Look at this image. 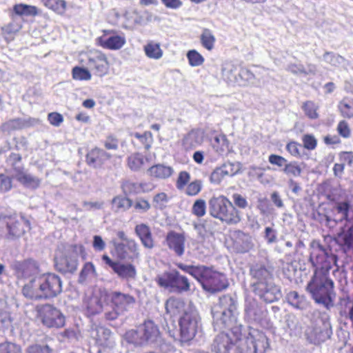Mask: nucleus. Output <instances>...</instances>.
<instances>
[{
    "instance_id": "e2e57ef3",
    "label": "nucleus",
    "mask_w": 353,
    "mask_h": 353,
    "mask_svg": "<svg viewBox=\"0 0 353 353\" xmlns=\"http://www.w3.org/2000/svg\"><path fill=\"white\" fill-rule=\"evenodd\" d=\"M12 179L4 174H0V191L8 192L12 189Z\"/></svg>"
},
{
    "instance_id": "13d9d810",
    "label": "nucleus",
    "mask_w": 353,
    "mask_h": 353,
    "mask_svg": "<svg viewBox=\"0 0 353 353\" xmlns=\"http://www.w3.org/2000/svg\"><path fill=\"white\" fill-rule=\"evenodd\" d=\"M190 179V174L187 171H181L179 173V176L177 177L176 181V186L179 190H182L184 188L185 185H188Z\"/></svg>"
},
{
    "instance_id": "c85d7f7f",
    "label": "nucleus",
    "mask_w": 353,
    "mask_h": 353,
    "mask_svg": "<svg viewBox=\"0 0 353 353\" xmlns=\"http://www.w3.org/2000/svg\"><path fill=\"white\" fill-rule=\"evenodd\" d=\"M338 109L343 117L347 119L353 118V99L344 97L339 101Z\"/></svg>"
},
{
    "instance_id": "79ce46f5",
    "label": "nucleus",
    "mask_w": 353,
    "mask_h": 353,
    "mask_svg": "<svg viewBox=\"0 0 353 353\" xmlns=\"http://www.w3.org/2000/svg\"><path fill=\"white\" fill-rule=\"evenodd\" d=\"M186 56L190 65L192 67L201 65L205 61L204 57L196 50H189Z\"/></svg>"
},
{
    "instance_id": "473e14b6",
    "label": "nucleus",
    "mask_w": 353,
    "mask_h": 353,
    "mask_svg": "<svg viewBox=\"0 0 353 353\" xmlns=\"http://www.w3.org/2000/svg\"><path fill=\"white\" fill-rule=\"evenodd\" d=\"M301 108L305 116L310 119H317L319 117V106L313 101L308 100L303 102Z\"/></svg>"
},
{
    "instance_id": "ea45409f",
    "label": "nucleus",
    "mask_w": 353,
    "mask_h": 353,
    "mask_svg": "<svg viewBox=\"0 0 353 353\" xmlns=\"http://www.w3.org/2000/svg\"><path fill=\"white\" fill-rule=\"evenodd\" d=\"M123 192L126 196L137 195L139 193V182L132 180L124 181L121 185Z\"/></svg>"
},
{
    "instance_id": "774afa93",
    "label": "nucleus",
    "mask_w": 353,
    "mask_h": 353,
    "mask_svg": "<svg viewBox=\"0 0 353 353\" xmlns=\"http://www.w3.org/2000/svg\"><path fill=\"white\" fill-rule=\"evenodd\" d=\"M339 158L341 162L344 165L347 163L352 165L353 163V152L343 151L339 154Z\"/></svg>"
},
{
    "instance_id": "0eeeda50",
    "label": "nucleus",
    "mask_w": 353,
    "mask_h": 353,
    "mask_svg": "<svg viewBox=\"0 0 353 353\" xmlns=\"http://www.w3.org/2000/svg\"><path fill=\"white\" fill-rule=\"evenodd\" d=\"M157 285L170 293L181 294L190 290L191 283L185 276L176 270L165 271L154 279Z\"/></svg>"
},
{
    "instance_id": "338daca9",
    "label": "nucleus",
    "mask_w": 353,
    "mask_h": 353,
    "mask_svg": "<svg viewBox=\"0 0 353 353\" xmlns=\"http://www.w3.org/2000/svg\"><path fill=\"white\" fill-rule=\"evenodd\" d=\"M48 120L52 125L58 127L63 123V117L60 113L53 112L48 114Z\"/></svg>"
},
{
    "instance_id": "4be33fe9",
    "label": "nucleus",
    "mask_w": 353,
    "mask_h": 353,
    "mask_svg": "<svg viewBox=\"0 0 353 353\" xmlns=\"http://www.w3.org/2000/svg\"><path fill=\"white\" fill-rule=\"evenodd\" d=\"M57 269L63 273L74 272L78 266L77 259L70 254H63L55 258Z\"/></svg>"
},
{
    "instance_id": "393cba45",
    "label": "nucleus",
    "mask_w": 353,
    "mask_h": 353,
    "mask_svg": "<svg viewBox=\"0 0 353 353\" xmlns=\"http://www.w3.org/2000/svg\"><path fill=\"white\" fill-rule=\"evenodd\" d=\"M149 175L157 179H166L173 174V169L171 166L158 163L151 166L148 169Z\"/></svg>"
},
{
    "instance_id": "c03bdc74",
    "label": "nucleus",
    "mask_w": 353,
    "mask_h": 353,
    "mask_svg": "<svg viewBox=\"0 0 353 353\" xmlns=\"http://www.w3.org/2000/svg\"><path fill=\"white\" fill-rule=\"evenodd\" d=\"M114 208L117 210L129 209L132 205V199L121 196H114L112 201Z\"/></svg>"
},
{
    "instance_id": "bf43d9fd",
    "label": "nucleus",
    "mask_w": 353,
    "mask_h": 353,
    "mask_svg": "<svg viewBox=\"0 0 353 353\" xmlns=\"http://www.w3.org/2000/svg\"><path fill=\"white\" fill-rule=\"evenodd\" d=\"M350 204L347 201L338 202L336 205V210L339 214L342 215V219L347 220L348 218Z\"/></svg>"
},
{
    "instance_id": "603ef678",
    "label": "nucleus",
    "mask_w": 353,
    "mask_h": 353,
    "mask_svg": "<svg viewBox=\"0 0 353 353\" xmlns=\"http://www.w3.org/2000/svg\"><path fill=\"white\" fill-rule=\"evenodd\" d=\"M202 189V183L200 180H195L187 185L185 193L187 195L194 196L197 195Z\"/></svg>"
},
{
    "instance_id": "a18cd8bd",
    "label": "nucleus",
    "mask_w": 353,
    "mask_h": 353,
    "mask_svg": "<svg viewBox=\"0 0 353 353\" xmlns=\"http://www.w3.org/2000/svg\"><path fill=\"white\" fill-rule=\"evenodd\" d=\"M133 136L139 140L146 150H149L151 148L153 142V135L151 132L145 131L143 134L135 132Z\"/></svg>"
},
{
    "instance_id": "2f4dec72",
    "label": "nucleus",
    "mask_w": 353,
    "mask_h": 353,
    "mask_svg": "<svg viewBox=\"0 0 353 353\" xmlns=\"http://www.w3.org/2000/svg\"><path fill=\"white\" fill-rule=\"evenodd\" d=\"M41 2L44 6L58 14H63L65 12L67 4L65 0H41Z\"/></svg>"
},
{
    "instance_id": "0e129e2a",
    "label": "nucleus",
    "mask_w": 353,
    "mask_h": 353,
    "mask_svg": "<svg viewBox=\"0 0 353 353\" xmlns=\"http://www.w3.org/2000/svg\"><path fill=\"white\" fill-rule=\"evenodd\" d=\"M224 174L221 167L216 168L210 174V181L214 184H219L225 178Z\"/></svg>"
},
{
    "instance_id": "20e7f679",
    "label": "nucleus",
    "mask_w": 353,
    "mask_h": 353,
    "mask_svg": "<svg viewBox=\"0 0 353 353\" xmlns=\"http://www.w3.org/2000/svg\"><path fill=\"white\" fill-rule=\"evenodd\" d=\"M208 204L210 215L223 224L235 225L241 221V212L226 196H212Z\"/></svg>"
},
{
    "instance_id": "423d86ee",
    "label": "nucleus",
    "mask_w": 353,
    "mask_h": 353,
    "mask_svg": "<svg viewBox=\"0 0 353 353\" xmlns=\"http://www.w3.org/2000/svg\"><path fill=\"white\" fill-rule=\"evenodd\" d=\"M103 297L106 299V303L112 307V310L104 314L107 321L117 319L120 314L128 311L136 303V298L133 295L117 290H105Z\"/></svg>"
},
{
    "instance_id": "09e8293b",
    "label": "nucleus",
    "mask_w": 353,
    "mask_h": 353,
    "mask_svg": "<svg viewBox=\"0 0 353 353\" xmlns=\"http://www.w3.org/2000/svg\"><path fill=\"white\" fill-rule=\"evenodd\" d=\"M119 139L114 134H109L103 141V145L107 150H117L119 148Z\"/></svg>"
},
{
    "instance_id": "4468645a",
    "label": "nucleus",
    "mask_w": 353,
    "mask_h": 353,
    "mask_svg": "<svg viewBox=\"0 0 353 353\" xmlns=\"http://www.w3.org/2000/svg\"><path fill=\"white\" fill-rule=\"evenodd\" d=\"M101 259L119 277L123 279H132L135 277L137 270L132 264L121 263L118 261H114L107 254H103Z\"/></svg>"
},
{
    "instance_id": "5fc2aeb1",
    "label": "nucleus",
    "mask_w": 353,
    "mask_h": 353,
    "mask_svg": "<svg viewBox=\"0 0 353 353\" xmlns=\"http://www.w3.org/2000/svg\"><path fill=\"white\" fill-rule=\"evenodd\" d=\"M303 147L308 150H313L317 146V141L314 135L310 134H304L302 137Z\"/></svg>"
},
{
    "instance_id": "f03ea898",
    "label": "nucleus",
    "mask_w": 353,
    "mask_h": 353,
    "mask_svg": "<svg viewBox=\"0 0 353 353\" xmlns=\"http://www.w3.org/2000/svg\"><path fill=\"white\" fill-rule=\"evenodd\" d=\"M62 281L54 273H46L35 276L22 288V294L32 300L53 299L62 292Z\"/></svg>"
},
{
    "instance_id": "f704fd0d",
    "label": "nucleus",
    "mask_w": 353,
    "mask_h": 353,
    "mask_svg": "<svg viewBox=\"0 0 353 353\" xmlns=\"http://www.w3.org/2000/svg\"><path fill=\"white\" fill-rule=\"evenodd\" d=\"M145 159L139 153L130 155L127 159L128 166L131 170H139L144 165Z\"/></svg>"
},
{
    "instance_id": "3c124183",
    "label": "nucleus",
    "mask_w": 353,
    "mask_h": 353,
    "mask_svg": "<svg viewBox=\"0 0 353 353\" xmlns=\"http://www.w3.org/2000/svg\"><path fill=\"white\" fill-rule=\"evenodd\" d=\"M221 168L225 174V176H232L236 174L240 171V166L238 163L225 162L224 163Z\"/></svg>"
},
{
    "instance_id": "1a4fd4ad",
    "label": "nucleus",
    "mask_w": 353,
    "mask_h": 353,
    "mask_svg": "<svg viewBox=\"0 0 353 353\" xmlns=\"http://www.w3.org/2000/svg\"><path fill=\"white\" fill-rule=\"evenodd\" d=\"M37 319L49 328H60L65 325V316L54 305L49 303L41 304L36 307Z\"/></svg>"
},
{
    "instance_id": "49530a36",
    "label": "nucleus",
    "mask_w": 353,
    "mask_h": 353,
    "mask_svg": "<svg viewBox=\"0 0 353 353\" xmlns=\"http://www.w3.org/2000/svg\"><path fill=\"white\" fill-rule=\"evenodd\" d=\"M170 200V196L165 192H161L154 195L152 203L156 208L163 209L166 207Z\"/></svg>"
},
{
    "instance_id": "69168bd1",
    "label": "nucleus",
    "mask_w": 353,
    "mask_h": 353,
    "mask_svg": "<svg viewBox=\"0 0 353 353\" xmlns=\"http://www.w3.org/2000/svg\"><path fill=\"white\" fill-rule=\"evenodd\" d=\"M233 204L237 208L245 209L248 207V203L247 199L241 194L235 193L232 195Z\"/></svg>"
},
{
    "instance_id": "39448f33",
    "label": "nucleus",
    "mask_w": 353,
    "mask_h": 353,
    "mask_svg": "<svg viewBox=\"0 0 353 353\" xmlns=\"http://www.w3.org/2000/svg\"><path fill=\"white\" fill-rule=\"evenodd\" d=\"M0 225L6 229V232L0 235L7 239H18L31 228L30 221L22 213L15 212L0 214Z\"/></svg>"
},
{
    "instance_id": "f3484780",
    "label": "nucleus",
    "mask_w": 353,
    "mask_h": 353,
    "mask_svg": "<svg viewBox=\"0 0 353 353\" xmlns=\"http://www.w3.org/2000/svg\"><path fill=\"white\" fill-rule=\"evenodd\" d=\"M88 64L98 77H102L109 73L110 62L106 54L101 51H97L89 57Z\"/></svg>"
},
{
    "instance_id": "7ed1b4c3",
    "label": "nucleus",
    "mask_w": 353,
    "mask_h": 353,
    "mask_svg": "<svg viewBox=\"0 0 353 353\" xmlns=\"http://www.w3.org/2000/svg\"><path fill=\"white\" fill-rule=\"evenodd\" d=\"M176 266L194 277L201 285L203 289L211 293H216L226 289L229 283L226 276L221 272L203 265H188L182 263Z\"/></svg>"
},
{
    "instance_id": "de8ad7c7",
    "label": "nucleus",
    "mask_w": 353,
    "mask_h": 353,
    "mask_svg": "<svg viewBox=\"0 0 353 353\" xmlns=\"http://www.w3.org/2000/svg\"><path fill=\"white\" fill-rule=\"evenodd\" d=\"M20 29V26L14 22L12 21L1 28L2 35L6 38L8 39L12 37Z\"/></svg>"
},
{
    "instance_id": "bb28decb",
    "label": "nucleus",
    "mask_w": 353,
    "mask_h": 353,
    "mask_svg": "<svg viewBox=\"0 0 353 353\" xmlns=\"http://www.w3.org/2000/svg\"><path fill=\"white\" fill-rule=\"evenodd\" d=\"M185 303L181 299L171 296L165 303V307L167 313L171 315H176L183 310Z\"/></svg>"
},
{
    "instance_id": "2eb2a0df",
    "label": "nucleus",
    "mask_w": 353,
    "mask_h": 353,
    "mask_svg": "<svg viewBox=\"0 0 353 353\" xmlns=\"http://www.w3.org/2000/svg\"><path fill=\"white\" fill-rule=\"evenodd\" d=\"M254 292L266 303H273L279 299L281 292L279 288L267 282H256L254 284Z\"/></svg>"
},
{
    "instance_id": "8fccbe9b",
    "label": "nucleus",
    "mask_w": 353,
    "mask_h": 353,
    "mask_svg": "<svg viewBox=\"0 0 353 353\" xmlns=\"http://www.w3.org/2000/svg\"><path fill=\"white\" fill-rule=\"evenodd\" d=\"M336 131L339 135L344 139H348L352 135L350 124L345 120H341L338 123Z\"/></svg>"
},
{
    "instance_id": "6e6d98bb",
    "label": "nucleus",
    "mask_w": 353,
    "mask_h": 353,
    "mask_svg": "<svg viewBox=\"0 0 353 353\" xmlns=\"http://www.w3.org/2000/svg\"><path fill=\"white\" fill-rule=\"evenodd\" d=\"M22 160L21 155L17 153H11L8 158V162L10 163L12 167L14 174L17 173V169H23L24 168L23 166L17 165L18 163H21Z\"/></svg>"
},
{
    "instance_id": "c756f323",
    "label": "nucleus",
    "mask_w": 353,
    "mask_h": 353,
    "mask_svg": "<svg viewBox=\"0 0 353 353\" xmlns=\"http://www.w3.org/2000/svg\"><path fill=\"white\" fill-rule=\"evenodd\" d=\"M13 11L19 16L35 17L39 14L37 7L24 3L15 4L13 6Z\"/></svg>"
},
{
    "instance_id": "4c0bfd02",
    "label": "nucleus",
    "mask_w": 353,
    "mask_h": 353,
    "mask_svg": "<svg viewBox=\"0 0 353 353\" xmlns=\"http://www.w3.org/2000/svg\"><path fill=\"white\" fill-rule=\"evenodd\" d=\"M206 202L203 199H196L192 204L191 212L197 218H201L206 214Z\"/></svg>"
},
{
    "instance_id": "7c9ffc66",
    "label": "nucleus",
    "mask_w": 353,
    "mask_h": 353,
    "mask_svg": "<svg viewBox=\"0 0 353 353\" xmlns=\"http://www.w3.org/2000/svg\"><path fill=\"white\" fill-rule=\"evenodd\" d=\"M144 52L148 58L153 59H159L163 54L160 44L153 41H150L144 46Z\"/></svg>"
},
{
    "instance_id": "f8f14e48",
    "label": "nucleus",
    "mask_w": 353,
    "mask_h": 353,
    "mask_svg": "<svg viewBox=\"0 0 353 353\" xmlns=\"http://www.w3.org/2000/svg\"><path fill=\"white\" fill-rule=\"evenodd\" d=\"M180 337L182 342H189L194 338L198 329L196 316L191 312H185L179 319Z\"/></svg>"
},
{
    "instance_id": "a878e982",
    "label": "nucleus",
    "mask_w": 353,
    "mask_h": 353,
    "mask_svg": "<svg viewBox=\"0 0 353 353\" xmlns=\"http://www.w3.org/2000/svg\"><path fill=\"white\" fill-rule=\"evenodd\" d=\"M124 341L128 343L133 345L135 347H143L146 345L142 334L139 330L138 325L136 329H131L125 332L123 334Z\"/></svg>"
},
{
    "instance_id": "37998d69",
    "label": "nucleus",
    "mask_w": 353,
    "mask_h": 353,
    "mask_svg": "<svg viewBox=\"0 0 353 353\" xmlns=\"http://www.w3.org/2000/svg\"><path fill=\"white\" fill-rule=\"evenodd\" d=\"M198 145L196 137L193 133H188L181 140V146L185 151L195 148Z\"/></svg>"
},
{
    "instance_id": "9d476101",
    "label": "nucleus",
    "mask_w": 353,
    "mask_h": 353,
    "mask_svg": "<svg viewBox=\"0 0 353 353\" xmlns=\"http://www.w3.org/2000/svg\"><path fill=\"white\" fill-rule=\"evenodd\" d=\"M242 332L239 326H234L226 332H221L214 340L212 350L214 353H229L230 350L241 340Z\"/></svg>"
},
{
    "instance_id": "052dcab7",
    "label": "nucleus",
    "mask_w": 353,
    "mask_h": 353,
    "mask_svg": "<svg viewBox=\"0 0 353 353\" xmlns=\"http://www.w3.org/2000/svg\"><path fill=\"white\" fill-rule=\"evenodd\" d=\"M268 161L271 165H276L279 168H284L288 160L281 155L272 154L268 157Z\"/></svg>"
},
{
    "instance_id": "58836bf2",
    "label": "nucleus",
    "mask_w": 353,
    "mask_h": 353,
    "mask_svg": "<svg viewBox=\"0 0 353 353\" xmlns=\"http://www.w3.org/2000/svg\"><path fill=\"white\" fill-rule=\"evenodd\" d=\"M72 79L77 81H88L92 78L90 72L85 68L75 66L72 70Z\"/></svg>"
},
{
    "instance_id": "a19ab883",
    "label": "nucleus",
    "mask_w": 353,
    "mask_h": 353,
    "mask_svg": "<svg viewBox=\"0 0 353 353\" xmlns=\"http://www.w3.org/2000/svg\"><path fill=\"white\" fill-rule=\"evenodd\" d=\"M214 148L219 153H223L229 150L230 143L225 135H219L214 137Z\"/></svg>"
},
{
    "instance_id": "e433bc0d",
    "label": "nucleus",
    "mask_w": 353,
    "mask_h": 353,
    "mask_svg": "<svg viewBox=\"0 0 353 353\" xmlns=\"http://www.w3.org/2000/svg\"><path fill=\"white\" fill-rule=\"evenodd\" d=\"M287 300L289 304L297 309L303 310L305 305V301L303 296H301L295 291L290 292L287 295Z\"/></svg>"
},
{
    "instance_id": "b1692460",
    "label": "nucleus",
    "mask_w": 353,
    "mask_h": 353,
    "mask_svg": "<svg viewBox=\"0 0 353 353\" xmlns=\"http://www.w3.org/2000/svg\"><path fill=\"white\" fill-rule=\"evenodd\" d=\"M134 232L145 248L152 249L154 247L152 234L148 225L144 223L137 225Z\"/></svg>"
},
{
    "instance_id": "680f3d73",
    "label": "nucleus",
    "mask_w": 353,
    "mask_h": 353,
    "mask_svg": "<svg viewBox=\"0 0 353 353\" xmlns=\"http://www.w3.org/2000/svg\"><path fill=\"white\" fill-rule=\"evenodd\" d=\"M134 208L139 212H146L151 208V205L147 199L139 198L135 201Z\"/></svg>"
},
{
    "instance_id": "6e6552de",
    "label": "nucleus",
    "mask_w": 353,
    "mask_h": 353,
    "mask_svg": "<svg viewBox=\"0 0 353 353\" xmlns=\"http://www.w3.org/2000/svg\"><path fill=\"white\" fill-rule=\"evenodd\" d=\"M236 310L235 301L230 295H223L212 310L213 320L216 323L227 326L234 319V312Z\"/></svg>"
},
{
    "instance_id": "c9c22d12",
    "label": "nucleus",
    "mask_w": 353,
    "mask_h": 353,
    "mask_svg": "<svg viewBox=\"0 0 353 353\" xmlns=\"http://www.w3.org/2000/svg\"><path fill=\"white\" fill-rule=\"evenodd\" d=\"M252 276L257 280V282H267L270 277V272L264 266H256L250 270Z\"/></svg>"
},
{
    "instance_id": "9b49d317",
    "label": "nucleus",
    "mask_w": 353,
    "mask_h": 353,
    "mask_svg": "<svg viewBox=\"0 0 353 353\" xmlns=\"http://www.w3.org/2000/svg\"><path fill=\"white\" fill-rule=\"evenodd\" d=\"M112 243L114 250L111 253L115 255L117 259L132 262L140 259L139 245L135 240H128L126 243H119L112 241Z\"/></svg>"
},
{
    "instance_id": "ddd939ff",
    "label": "nucleus",
    "mask_w": 353,
    "mask_h": 353,
    "mask_svg": "<svg viewBox=\"0 0 353 353\" xmlns=\"http://www.w3.org/2000/svg\"><path fill=\"white\" fill-rule=\"evenodd\" d=\"M103 34L97 39V45L104 49L117 50L125 44L124 36L116 34L114 30H103Z\"/></svg>"
},
{
    "instance_id": "f257e3e1",
    "label": "nucleus",
    "mask_w": 353,
    "mask_h": 353,
    "mask_svg": "<svg viewBox=\"0 0 353 353\" xmlns=\"http://www.w3.org/2000/svg\"><path fill=\"white\" fill-rule=\"evenodd\" d=\"M310 261L315 270L307 288L316 302L328 306L332 301L331 294L334 288L333 281L328 278L331 264L324 253L315 256L311 254Z\"/></svg>"
},
{
    "instance_id": "a211bd4d",
    "label": "nucleus",
    "mask_w": 353,
    "mask_h": 353,
    "mask_svg": "<svg viewBox=\"0 0 353 353\" xmlns=\"http://www.w3.org/2000/svg\"><path fill=\"white\" fill-rule=\"evenodd\" d=\"M139 326L146 345L160 340L161 334L159 327L153 321L145 320Z\"/></svg>"
},
{
    "instance_id": "cd10ccee",
    "label": "nucleus",
    "mask_w": 353,
    "mask_h": 353,
    "mask_svg": "<svg viewBox=\"0 0 353 353\" xmlns=\"http://www.w3.org/2000/svg\"><path fill=\"white\" fill-rule=\"evenodd\" d=\"M201 46L208 51L214 48L216 38L211 30L204 28L200 35Z\"/></svg>"
},
{
    "instance_id": "864d4df0",
    "label": "nucleus",
    "mask_w": 353,
    "mask_h": 353,
    "mask_svg": "<svg viewBox=\"0 0 353 353\" xmlns=\"http://www.w3.org/2000/svg\"><path fill=\"white\" fill-rule=\"evenodd\" d=\"M301 148L299 143L295 141H289L285 146L286 151L294 157H301Z\"/></svg>"
},
{
    "instance_id": "dca6fc26",
    "label": "nucleus",
    "mask_w": 353,
    "mask_h": 353,
    "mask_svg": "<svg viewBox=\"0 0 353 353\" xmlns=\"http://www.w3.org/2000/svg\"><path fill=\"white\" fill-rule=\"evenodd\" d=\"M111 158L112 155L110 153L102 148L94 147L85 154V162L90 167L103 168Z\"/></svg>"
},
{
    "instance_id": "6ab92c4d",
    "label": "nucleus",
    "mask_w": 353,
    "mask_h": 353,
    "mask_svg": "<svg viewBox=\"0 0 353 353\" xmlns=\"http://www.w3.org/2000/svg\"><path fill=\"white\" fill-rule=\"evenodd\" d=\"M105 290H100L98 293L93 294L85 301V310L88 316H92L100 313L103 310V303H106V299L103 297Z\"/></svg>"
},
{
    "instance_id": "412c9836",
    "label": "nucleus",
    "mask_w": 353,
    "mask_h": 353,
    "mask_svg": "<svg viewBox=\"0 0 353 353\" xmlns=\"http://www.w3.org/2000/svg\"><path fill=\"white\" fill-rule=\"evenodd\" d=\"M13 270L18 278H27L39 270V265L36 261L28 259L21 261H17L13 265Z\"/></svg>"
},
{
    "instance_id": "aec40b11",
    "label": "nucleus",
    "mask_w": 353,
    "mask_h": 353,
    "mask_svg": "<svg viewBox=\"0 0 353 353\" xmlns=\"http://www.w3.org/2000/svg\"><path fill=\"white\" fill-rule=\"evenodd\" d=\"M165 241L169 249L177 256H181L184 254L185 236L183 233L170 231L166 235Z\"/></svg>"
},
{
    "instance_id": "4d7b16f0",
    "label": "nucleus",
    "mask_w": 353,
    "mask_h": 353,
    "mask_svg": "<svg viewBox=\"0 0 353 353\" xmlns=\"http://www.w3.org/2000/svg\"><path fill=\"white\" fill-rule=\"evenodd\" d=\"M0 353H21L19 346L9 342L0 344Z\"/></svg>"
},
{
    "instance_id": "5701e85b",
    "label": "nucleus",
    "mask_w": 353,
    "mask_h": 353,
    "mask_svg": "<svg viewBox=\"0 0 353 353\" xmlns=\"http://www.w3.org/2000/svg\"><path fill=\"white\" fill-rule=\"evenodd\" d=\"M13 176L19 183L29 188L36 189L41 183L40 179L28 174L24 168L17 169Z\"/></svg>"
},
{
    "instance_id": "72a5a7b5",
    "label": "nucleus",
    "mask_w": 353,
    "mask_h": 353,
    "mask_svg": "<svg viewBox=\"0 0 353 353\" xmlns=\"http://www.w3.org/2000/svg\"><path fill=\"white\" fill-rule=\"evenodd\" d=\"M283 171L288 176L299 177L302 174L303 168L298 161H292L287 162Z\"/></svg>"
}]
</instances>
